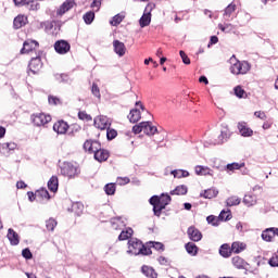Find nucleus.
I'll return each instance as SVG.
<instances>
[{"label": "nucleus", "instance_id": "nucleus-1", "mask_svg": "<svg viewBox=\"0 0 278 278\" xmlns=\"http://www.w3.org/2000/svg\"><path fill=\"white\" fill-rule=\"evenodd\" d=\"M127 253L129 255H151V248H147L142 241L136 238H131L128 241V250Z\"/></svg>", "mask_w": 278, "mask_h": 278}, {"label": "nucleus", "instance_id": "nucleus-2", "mask_svg": "<svg viewBox=\"0 0 278 278\" xmlns=\"http://www.w3.org/2000/svg\"><path fill=\"white\" fill-rule=\"evenodd\" d=\"M229 64L232 75H247L251 71V64L247 61L238 60L235 54L229 59Z\"/></svg>", "mask_w": 278, "mask_h": 278}, {"label": "nucleus", "instance_id": "nucleus-3", "mask_svg": "<svg viewBox=\"0 0 278 278\" xmlns=\"http://www.w3.org/2000/svg\"><path fill=\"white\" fill-rule=\"evenodd\" d=\"M61 175L68 177V179H75L79 175V167L73 165L72 163H64L61 166Z\"/></svg>", "mask_w": 278, "mask_h": 278}, {"label": "nucleus", "instance_id": "nucleus-4", "mask_svg": "<svg viewBox=\"0 0 278 278\" xmlns=\"http://www.w3.org/2000/svg\"><path fill=\"white\" fill-rule=\"evenodd\" d=\"M31 122L36 127H42L43 125H47V123H51V115L36 113L31 115Z\"/></svg>", "mask_w": 278, "mask_h": 278}, {"label": "nucleus", "instance_id": "nucleus-5", "mask_svg": "<svg viewBox=\"0 0 278 278\" xmlns=\"http://www.w3.org/2000/svg\"><path fill=\"white\" fill-rule=\"evenodd\" d=\"M155 8V4H148L143 12V15L139 20L140 27H149L151 25V12Z\"/></svg>", "mask_w": 278, "mask_h": 278}, {"label": "nucleus", "instance_id": "nucleus-6", "mask_svg": "<svg viewBox=\"0 0 278 278\" xmlns=\"http://www.w3.org/2000/svg\"><path fill=\"white\" fill-rule=\"evenodd\" d=\"M93 125L94 127H97V129L103 130L108 129L110 125H112V123L110 122V118H108V116L100 115L94 118Z\"/></svg>", "mask_w": 278, "mask_h": 278}, {"label": "nucleus", "instance_id": "nucleus-7", "mask_svg": "<svg viewBox=\"0 0 278 278\" xmlns=\"http://www.w3.org/2000/svg\"><path fill=\"white\" fill-rule=\"evenodd\" d=\"M54 50L56 53H60V55H64L71 51V43L66 40H59L54 43Z\"/></svg>", "mask_w": 278, "mask_h": 278}, {"label": "nucleus", "instance_id": "nucleus-8", "mask_svg": "<svg viewBox=\"0 0 278 278\" xmlns=\"http://www.w3.org/2000/svg\"><path fill=\"white\" fill-rule=\"evenodd\" d=\"M113 50L114 53H116V55H118L119 58H123V55L127 53V47H125V43L118 39H115L113 41Z\"/></svg>", "mask_w": 278, "mask_h": 278}, {"label": "nucleus", "instance_id": "nucleus-9", "mask_svg": "<svg viewBox=\"0 0 278 278\" xmlns=\"http://www.w3.org/2000/svg\"><path fill=\"white\" fill-rule=\"evenodd\" d=\"M28 68L33 75H36L40 71V68H42V61L40 60V56L33 58L30 60Z\"/></svg>", "mask_w": 278, "mask_h": 278}, {"label": "nucleus", "instance_id": "nucleus-10", "mask_svg": "<svg viewBox=\"0 0 278 278\" xmlns=\"http://www.w3.org/2000/svg\"><path fill=\"white\" fill-rule=\"evenodd\" d=\"M7 238L10 242L11 247H18V244L21 243V237L12 228L8 229Z\"/></svg>", "mask_w": 278, "mask_h": 278}, {"label": "nucleus", "instance_id": "nucleus-11", "mask_svg": "<svg viewBox=\"0 0 278 278\" xmlns=\"http://www.w3.org/2000/svg\"><path fill=\"white\" fill-rule=\"evenodd\" d=\"M237 127L240 136L243 138H251L253 136V129L249 128L245 122H239Z\"/></svg>", "mask_w": 278, "mask_h": 278}, {"label": "nucleus", "instance_id": "nucleus-12", "mask_svg": "<svg viewBox=\"0 0 278 278\" xmlns=\"http://www.w3.org/2000/svg\"><path fill=\"white\" fill-rule=\"evenodd\" d=\"M39 43L36 40L28 39L24 42L23 48L21 49V53H29L30 51H34L38 49Z\"/></svg>", "mask_w": 278, "mask_h": 278}, {"label": "nucleus", "instance_id": "nucleus-13", "mask_svg": "<svg viewBox=\"0 0 278 278\" xmlns=\"http://www.w3.org/2000/svg\"><path fill=\"white\" fill-rule=\"evenodd\" d=\"M187 233L190 240H192L193 242H199L201 241V238H203L201 231H199V229H197L194 226L189 227Z\"/></svg>", "mask_w": 278, "mask_h": 278}, {"label": "nucleus", "instance_id": "nucleus-14", "mask_svg": "<svg viewBox=\"0 0 278 278\" xmlns=\"http://www.w3.org/2000/svg\"><path fill=\"white\" fill-rule=\"evenodd\" d=\"M231 137V132L229 131V128L224 127L220 131V135L218 138L213 142V144H223L224 142H227L229 138Z\"/></svg>", "mask_w": 278, "mask_h": 278}, {"label": "nucleus", "instance_id": "nucleus-15", "mask_svg": "<svg viewBox=\"0 0 278 278\" xmlns=\"http://www.w3.org/2000/svg\"><path fill=\"white\" fill-rule=\"evenodd\" d=\"M194 170H195V175L203 176V177L210 175V177H214V170H212L207 166L197 165L194 167Z\"/></svg>", "mask_w": 278, "mask_h": 278}, {"label": "nucleus", "instance_id": "nucleus-16", "mask_svg": "<svg viewBox=\"0 0 278 278\" xmlns=\"http://www.w3.org/2000/svg\"><path fill=\"white\" fill-rule=\"evenodd\" d=\"M111 226L115 231H118L121 229H125L127 223L123 220V217H114L111 219Z\"/></svg>", "mask_w": 278, "mask_h": 278}, {"label": "nucleus", "instance_id": "nucleus-17", "mask_svg": "<svg viewBox=\"0 0 278 278\" xmlns=\"http://www.w3.org/2000/svg\"><path fill=\"white\" fill-rule=\"evenodd\" d=\"M53 131L56 134H66L68 131V124L64 121H59L53 125Z\"/></svg>", "mask_w": 278, "mask_h": 278}, {"label": "nucleus", "instance_id": "nucleus-18", "mask_svg": "<svg viewBox=\"0 0 278 278\" xmlns=\"http://www.w3.org/2000/svg\"><path fill=\"white\" fill-rule=\"evenodd\" d=\"M143 134L146 136H155L157 134V127L151 125V122H143Z\"/></svg>", "mask_w": 278, "mask_h": 278}, {"label": "nucleus", "instance_id": "nucleus-19", "mask_svg": "<svg viewBox=\"0 0 278 278\" xmlns=\"http://www.w3.org/2000/svg\"><path fill=\"white\" fill-rule=\"evenodd\" d=\"M108 157H110V153L108 152V150H103L100 148L99 151L94 153V160H97V162H105L108 161Z\"/></svg>", "mask_w": 278, "mask_h": 278}, {"label": "nucleus", "instance_id": "nucleus-20", "mask_svg": "<svg viewBox=\"0 0 278 278\" xmlns=\"http://www.w3.org/2000/svg\"><path fill=\"white\" fill-rule=\"evenodd\" d=\"M232 265L235 268H238L239 270H242L247 267V263L244 262V260L240 256H233L231 258Z\"/></svg>", "mask_w": 278, "mask_h": 278}, {"label": "nucleus", "instance_id": "nucleus-21", "mask_svg": "<svg viewBox=\"0 0 278 278\" xmlns=\"http://www.w3.org/2000/svg\"><path fill=\"white\" fill-rule=\"evenodd\" d=\"M247 249V244L242 243L240 241H235L231 244L230 251L231 253H242V251H244Z\"/></svg>", "mask_w": 278, "mask_h": 278}, {"label": "nucleus", "instance_id": "nucleus-22", "mask_svg": "<svg viewBox=\"0 0 278 278\" xmlns=\"http://www.w3.org/2000/svg\"><path fill=\"white\" fill-rule=\"evenodd\" d=\"M24 25H27V18L25 15H18L13 21V27L15 29H21V27H24Z\"/></svg>", "mask_w": 278, "mask_h": 278}, {"label": "nucleus", "instance_id": "nucleus-23", "mask_svg": "<svg viewBox=\"0 0 278 278\" xmlns=\"http://www.w3.org/2000/svg\"><path fill=\"white\" fill-rule=\"evenodd\" d=\"M73 5H75V2L73 1H65L60 9L58 10V14L60 16H62L63 14H66V12H68V10H71L73 8Z\"/></svg>", "mask_w": 278, "mask_h": 278}, {"label": "nucleus", "instance_id": "nucleus-24", "mask_svg": "<svg viewBox=\"0 0 278 278\" xmlns=\"http://www.w3.org/2000/svg\"><path fill=\"white\" fill-rule=\"evenodd\" d=\"M219 255H222V257H231V247L229 243H224L220 245Z\"/></svg>", "mask_w": 278, "mask_h": 278}, {"label": "nucleus", "instance_id": "nucleus-25", "mask_svg": "<svg viewBox=\"0 0 278 278\" xmlns=\"http://www.w3.org/2000/svg\"><path fill=\"white\" fill-rule=\"evenodd\" d=\"M243 203L247 207H253V205L257 204V198L255 195L245 194L243 198Z\"/></svg>", "mask_w": 278, "mask_h": 278}, {"label": "nucleus", "instance_id": "nucleus-26", "mask_svg": "<svg viewBox=\"0 0 278 278\" xmlns=\"http://www.w3.org/2000/svg\"><path fill=\"white\" fill-rule=\"evenodd\" d=\"M233 12H236V4L230 3L224 11V21H231Z\"/></svg>", "mask_w": 278, "mask_h": 278}, {"label": "nucleus", "instance_id": "nucleus-27", "mask_svg": "<svg viewBox=\"0 0 278 278\" xmlns=\"http://www.w3.org/2000/svg\"><path fill=\"white\" fill-rule=\"evenodd\" d=\"M59 180L58 177L52 176L48 181V188L50 192H58Z\"/></svg>", "mask_w": 278, "mask_h": 278}, {"label": "nucleus", "instance_id": "nucleus-28", "mask_svg": "<svg viewBox=\"0 0 278 278\" xmlns=\"http://www.w3.org/2000/svg\"><path fill=\"white\" fill-rule=\"evenodd\" d=\"M170 174L176 178V179H181L184 177H190V173L186 169H174L170 172Z\"/></svg>", "mask_w": 278, "mask_h": 278}, {"label": "nucleus", "instance_id": "nucleus-29", "mask_svg": "<svg viewBox=\"0 0 278 278\" xmlns=\"http://www.w3.org/2000/svg\"><path fill=\"white\" fill-rule=\"evenodd\" d=\"M141 273H143V275H146V277L157 278V273H155V269H153L152 267L142 266Z\"/></svg>", "mask_w": 278, "mask_h": 278}, {"label": "nucleus", "instance_id": "nucleus-30", "mask_svg": "<svg viewBox=\"0 0 278 278\" xmlns=\"http://www.w3.org/2000/svg\"><path fill=\"white\" fill-rule=\"evenodd\" d=\"M275 238V232H273V228H267L262 232V239L265 242H270Z\"/></svg>", "mask_w": 278, "mask_h": 278}, {"label": "nucleus", "instance_id": "nucleus-31", "mask_svg": "<svg viewBox=\"0 0 278 278\" xmlns=\"http://www.w3.org/2000/svg\"><path fill=\"white\" fill-rule=\"evenodd\" d=\"M140 118H141V115H140V111L138 109H134L130 111V113L128 115V119L131 123H138Z\"/></svg>", "mask_w": 278, "mask_h": 278}, {"label": "nucleus", "instance_id": "nucleus-32", "mask_svg": "<svg viewBox=\"0 0 278 278\" xmlns=\"http://www.w3.org/2000/svg\"><path fill=\"white\" fill-rule=\"evenodd\" d=\"M200 197H203L204 199H214L215 197H218V190L214 188L207 189L201 193Z\"/></svg>", "mask_w": 278, "mask_h": 278}, {"label": "nucleus", "instance_id": "nucleus-33", "mask_svg": "<svg viewBox=\"0 0 278 278\" xmlns=\"http://www.w3.org/2000/svg\"><path fill=\"white\" fill-rule=\"evenodd\" d=\"M185 249L187 251V253H189V255H197V253H199V248L197 247V244H194L193 242H189L185 245Z\"/></svg>", "mask_w": 278, "mask_h": 278}, {"label": "nucleus", "instance_id": "nucleus-34", "mask_svg": "<svg viewBox=\"0 0 278 278\" xmlns=\"http://www.w3.org/2000/svg\"><path fill=\"white\" fill-rule=\"evenodd\" d=\"M131 236H134V229L127 228L126 230H122V232L118 236V240L119 241L129 240Z\"/></svg>", "mask_w": 278, "mask_h": 278}, {"label": "nucleus", "instance_id": "nucleus-35", "mask_svg": "<svg viewBox=\"0 0 278 278\" xmlns=\"http://www.w3.org/2000/svg\"><path fill=\"white\" fill-rule=\"evenodd\" d=\"M241 200L240 198L232 195L226 200L227 207H233V205H240Z\"/></svg>", "mask_w": 278, "mask_h": 278}, {"label": "nucleus", "instance_id": "nucleus-36", "mask_svg": "<svg viewBox=\"0 0 278 278\" xmlns=\"http://www.w3.org/2000/svg\"><path fill=\"white\" fill-rule=\"evenodd\" d=\"M170 194H188V187H186V185H180L172 190Z\"/></svg>", "mask_w": 278, "mask_h": 278}, {"label": "nucleus", "instance_id": "nucleus-37", "mask_svg": "<svg viewBox=\"0 0 278 278\" xmlns=\"http://www.w3.org/2000/svg\"><path fill=\"white\" fill-rule=\"evenodd\" d=\"M124 18H125V15L116 14L115 16H113L112 21L110 22V25H112L113 27H116L117 25H121V23H123Z\"/></svg>", "mask_w": 278, "mask_h": 278}, {"label": "nucleus", "instance_id": "nucleus-38", "mask_svg": "<svg viewBox=\"0 0 278 278\" xmlns=\"http://www.w3.org/2000/svg\"><path fill=\"white\" fill-rule=\"evenodd\" d=\"M83 18H84L86 25H92V22L94 21V12L89 11V12L85 13Z\"/></svg>", "mask_w": 278, "mask_h": 278}, {"label": "nucleus", "instance_id": "nucleus-39", "mask_svg": "<svg viewBox=\"0 0 278 278\" xmlns=\"http://www.w3.org/2000/svg\"><path fill=\"white\" fill-rule=\"evenodd\" d=\"M218 29H220V31H224L225 34H230V31H233L235 27L229 24H218Z\"/></svg>", "mask_w": 278, "mask_h": 278}, {"label": "nucleus", "instance_id": "nucleus-40", "mask_svg": "<svg viewBox=\"0 0 278 278\" xmlns=\"http://www.w3.org/2000/svg\"><path fill=\"white\" fill-rule=\"evenodd\" d=\"M104 192H105V194H109V195H112V194H115V192H116V185H114V184H106L105 186H104Z\"/></svg>", "mask_w": 278, "mask_h": 278}, {"label": "nucleus", "instance_id": "nucleus-41", "mask_svg": "<svg viewBox=\"0 0 278 278\" xmlns=\"http://www.w3.org/2000/svg\"><path fill=\"white\" fill-rule=\"evenodd\" d=\"M118 136V132L114 128H110V126L106 128V138L108 140H114Z\"/></svg>", "mask_w": 278, "mask_h": 278}, {"label": "nucleus", "instance_id": "nucleus-42", "mask_svg": "<svg viewBox=\"0 0 278 278\" xmlns=\"http://www.w3.org/2000/svg\"><path fill=\"white\" fill-rule=\"evenodd\" d=\"M46 227L48 231H53L58 227V222L53 218H50L46 222Z\"/></svg>", "mask_w": 278, "mask_h": 278}, {"label": "nucleus", "instance_id": "nucleus-43", "mask_svg": "<svg viewBox=\"0 0 278 278\" xmlns=\"http://www.w3.org/2000/svg\"><path fill=\"white\" fill-rule=\"evenodd\" d=\"M148 244L152 249H155V251H164V243L162 242L150 241Z\"/></svg>", "mask_w": 278, "mask_h": 278}, {"label": "nucleus", "instance_id": "nucleus-44", "mask_svg": "<svg viewBox=\"0 0 278 278\" xmlns=\"http://www.w3.org/2000/svg\"><path fill=\"white\" fill-rule=\"evenodd\" d=\"M218 218L219 220H231V211H222Z\"/></svg>", "mask_w": 278, "mask_h": 278}, {"label": "nucleus", "instance_id": "nucleus-45", "mask_svg": "<svg viewBox=\"0 0 278 278\" xmlns=\"http://www.w3.org/2000/svg\"><path fill=\"white\" fill-rule=\"evenodd\" d=\"M235 94L236 97H238L239 99H244V97H247V91H244V89H242V87L237 86L235 88Z\"/></svg>", "mask_w": 278, "mask_h": 278}, {"label": "nucleus", "instance_id": "nucleus-46", "mask_svg": "<svg viewBox=\"0 0 278 278\" xmlns=\"http://www.w3.org/2000/svg\"><path fill=\"white\" fill-rule=\"evenodd\" d=\"M218 220L220 219L214 215H210L206 217V222L208 223V225H213V227H218Z\"/></svg>", "mask_w": 278, "mask_h": 278}, {"label": "nucleus", "instance_id": "nucleus-47", "mask_svg": "<svg viewBox=\"0 0 278 278\" xmlns=\"http://www.w3.org/2000/svg\"><path fill=\"white\" fill-rule=\"evenodd\" d=\"M170 203V195L168 194H162L160 197V204H162L163 207H166Z\"/></svg>", "mask_w": 278, "mask_h": 278}, {"label": "nucleus", "instance_id": "nucleus-48", "mask_svg": "<svg viewBox=\"0 0 278 278\" xmlns=\"http://www.w3.org/2000/svg\"><path fill=\"white\" fill-rule=\"evenodd\" d=\"M78 118L80 121H86L87 123L92 121V116H90L88 113H86L85 111H79L78 112Z\"/></svg>", "mask_w": 278, "mask_h": 278}, {"label": "nucleus", "instance_id": "nucleus-49", "mask_svg": "<svg viewBox=\"0 0 278 278\" xmlns=\"http://www.w3.org/2000/svg\"><path fill=\"white\" fill-rule=\"evenodd\" d=\"M244 166V163H230L227 165V170H240Z\"/></svg>", "mask_w": 278, "mask_h": 278}, {"label": "nucleus", "instance_id": "nucleus-50", "mask_svg": "<svg viewBox=\"0 0 278 278\" xmlns=\"http://www.w3.org/2000/svg\"><path fill=\"white\" fill-rule=\"evenodd\" d=\"M162 210H166L165 206H163L162 204H156L153 206V212H154V216H162Z\"/></svg>", "mask_w": 278, "mask_h": 278}, {"label": "nucleus", "instance_id": "nucleus-51", "mask_svg": "<svg viewBox=\"0 0 278 278\" xmlns=\"http://www.w3.org/2000/svg\"><path fill=\"white\" fill-rule=\"evenodd\" d=\"M37 197H41V199L50 200L51 195H49V191L47 189H41L36 192Z\"/></svg>", "mask_w": 278, "mask_h": 278}, {"label": "nucleus", "instance_id": "nucleus-52", "mask_svg": "<svg viewBox=\"0 0 278 278\" xmlns=\"http://www.w3.org/2000/svg\"><path fill=\"white\" fill-rule=\"evenodd\" d=\"M144 122H141V123H139L138 125H135L134 127H132V131L135 132V134H142V131H144Z\"/></svg>", "mask_w": 278, "mask_h": 278}, {"label": "nucleus", "instance_id": "nucleus-53", "mask_svg": "<svg viewBox=\"0 0 278 278\" xmlns=\"http://www.w3.org/2000/svg\"><path fill=\"white\" fill-rule=\"evenodd\" d=\"M22 256L25 260H31V257H34V254H31V251L29 250V248H26L22 251Z\"/></svg>", "mask_w": 278, "mask_h": 278}, {"label": "nucleus", "instance_id": "nucleus-54", "mask_svg": "<svg viewBox=\"0 0 278 278\" xmlns=\"http://www.w3.org/2000/svg\"><path fill=\"white\" fill-rule=\"evenodd\" d=\"M48 102L50 105H60L61 103L60 98L53 96H49Z\"/></svg>", "mask_w": 278, "mask_h": 278}, {"label": "nucleus", "instance_id": "nucleus-55", "mask_svg": "<svg viewBox=\"0 0 278 278\" xmlns=\"http://www.w3.org/2000/svg\"><path fill=\"white\" fill-rule=\"evenodd\" d=\"M91 92L97 97V99H101V91L99 90V86H97V84L92 85Z\"/></svg>", "mask_w": 278, "mask_h": 278}, {"label": "nucleus", "instance_id": "nucleus-56", "mask_svg": "<svg viewBox=\"0 0 278 278\" xmlns=\"http://www.w3.org/2000/svg\"><path fill=\"white\" fill-rule=\"evenodd\" d=\"M179 55H180L184 64H187V65L190 64V58H188V54H186L185 51L180 50Z\"/></svg>", "mask_w": 278, "mask_h": 278}, {"label": "nucleus", "instance_id": "nucleus-57", "mask_svg": "<svg viewBox=\"0 0 278 278\" xmlns=\"http://www.w3.org/2000/svg\"><path fill=\"white\" fill-rule=\"evenodd\" d=\"M129 181H130L129 177H118L117 178L118 186H127V184H129Z\"/></svg>", "mask_w": 278, "mask_h": 278}, {"label": "nucleus", "instance_id": "nucleus-58", "mask_svg": "<svg viewBox=\"0 0 278 278\" xmlns=\"http://www.w3.org/2000/svg\"><path fill=\"white\" fill-rule=\"evenodd\" d=\"M149 203L150 205H153V206L160 205V197L153 195L152 198H150Z\"/></svg>", "mask_w": 278, "mask_h": 278}, {"label": "nucleus", "instance_id": "nucleus-59", "mask_svg": "<svg viewBox=\"0 0 278 278\" xmlns=\"http://www.w3.org/2000/svg\"><path fill=\"white\" fill-rule=\"evenodd\" d=\"M92 10H96V12H99L101 8V0H93L91 3Z\"/></svg>", "mask_w": 278, "mask_h": 278}, {"label": "nucleus", "instance_id": "nucleus-60", "mask_svg": "<svg viewBox=\"0 0 278 278\" xmlns=\"http://www.w3.org/2000/svg\"><path fill=\"white\" fill-rule=\"evenodd\" d=\"M92 143L93 141L92 140H87L85 143H84V149L85 151H88L89 153L92 151Z\"/></svg>", "mask_w": 278, "mask_h": 278}, {"label": "nucleus", "instance_id": "nucleus-61", "mask_svg": "<svg viewBox=\"0 0 278 278\" xmlns=\"http://www.w3.org/2000/svg\"><path fill=\"white\" fill-rule=\"evenodd\" d=\"M71 131L72 134H79V131H81V126H79V124H73L71 126Z\"/></svg>", "mask_w": 278, "mask_h": 278}, {"label": "nucleus", "instance_id": "nucleus-62", "mask_svg": "<svg viewBox=\"0 0 278 278\" xmlns=\"http://www.w3.org/2000/svg\"><path fill=\"white\" fill-rule=\"evenodd\" d=\"M101 149V143H99V141H93L92 143V150L90 153H97V151H99Z\"/></svg>", "mask_w": 278, "mask_h": 278}, {"label": "nucleus", "instance_id": "nucleus-63", "mask_svg": "<svg viewBox=\"0 0 278 278\" xmlns=\"http://www.w3.org/2000/svg\"><path fill=\"white\" fill-rule=\"evenodd\" d=\"M254 116H256V118H261V121H266V113H264V111H256Z\"/></svg>", "mask_w": 278, "mask_h": 278}, {"label": "nucleus", "instance_id": "nucleus-64", "mask_svg": "<svg viewBox=\"0 0 278 278\" xmlns=\"http://www.w3.org/2000/svg\"><path fill=\"white\" fill-rule=\"evenodd\" d=\"M5 146H8V142L7 143H2V144H0V151H1V153H10V148L9 147H5Z\"/></svg>", "mask_w": 278, "mask_h": 278}]
</instances>
